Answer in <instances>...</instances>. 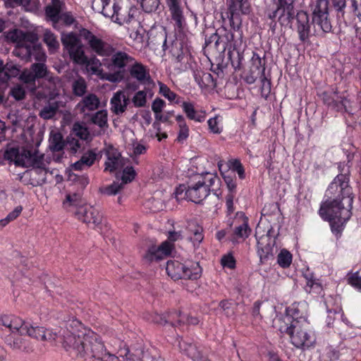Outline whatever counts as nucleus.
Here are the masks:
<instances>
[{
	"instance_id": "27",
	"label": "nucleus",
	"mask_w": 361,
	"mask_h": 361,
	"mask_svg": "<svg viewBox=\"0 0 361 361\" xmlns=\"http://www.w3.org/2000/svg\"><path fill=\"white\" fill-rule=\"evenodd\" d=\"M28 331L25 335H27L38 341H47L54 340V336L51 332L42 326H33L28 324Z\"/></svg>"
},
{
	"instance_id": "29",
	"label": "nucleus",
	"mask_w": 361,
	"mask_h": 361,
	"mask_svg": "<svg viewBox=\"0 0 361 361\" xmlns=\"http://www.w3.org/2000/svg\"><path fill=\"white\" fill-rule=\"evenodd\" d=\"M181 106L189 119L195 121L197 122H202L204 121L205 112L202 111L201 113H198L195 110V106L192 102H183Z\"/></svg>"
},
{
	"instance_id": "40",
	"label": "nucleus",
	"mask_w": 361,
	"mask_h": 361,
	"mask_svg": "<svg viewBox=\"0 0 361 361\" xmlns=\"http://www.w3.org/2000/svg\"><path fill=\"white\" fill-rule=\"evenodd\" d=\"M175 317H180V312H175L173 313H167V314H156L153 316L152 321L153 322L165 325L166 324L170 322L172 326L174 325L172 319H174Z\"/></svg>"
},
{
	"instance_id": "10",
	"label": "nucleus",
	"mask_w": 361,
	"mask_h": 361,
	"mask_svg": "<svg viewBox=\"0 0 361 361\" xmlns=\"http://www.w3.org/2000/svg\"><path fill=\"white\" fill-rule=\"evenodd\" d=\"M182 238L180 232L169 231V241H164L158 247L153 245L149 247L143 256L144 260L147 262H152L153 261H159L164 257L170 255L173 248L171 242L176 241Z\"/></svg>"
},
{
	"instance_id": "41",
	"label": "nucleus",
	"mask_w": 361,
	"mask_h": 361,
	"mask_svg": "<svg viewBox=\"0 0 361 361\" xmlns=\"http://www.w3.org/2000/svg\"><path fill=\"white\" fill-rule=\"evenodd\" d=\"M149 39L154 44L161 45L164 50L166 49V32L164 30L156 32L154 34L151 32Z\"/></svg>"
},
{
	"instance_id": "8",
	"label": "nucleus",
	"mask_w": 361,
	"mask_h": 361,
	"mask_svg": "<svg viewBox=\"0 0 361 361\" xmlns=\"http://www.w3.org/2000/svg\"><path fill=\"white\" fill-rule=\"evenodd\" d=\"M264 232L265 229L259 224L255 229V237L257 240V253L262 263L274 257V247L276 243L273 228L270 226L266 234Z\"/></svg>"
},
{
	"instance_id": "4",
	"label": "nucleus",
	"mask_w": 361,
	"mask_h": 361,
	"mask_svg": "<svg viewBox=\"0 0 361 361\" xmlns=\"http://www.w3.org/2000/svg\"><path fill=\"white\" fill-rule=\"evenodd\" d=\"M221 180L212 173L198 175L192 178L188 183L185 197L196 203H201L210 193L213 192L219 197V188Z\"/></svg>"
},
{
	"instance_id": "25",
	"label": "nucleus",
	"mask_w": 361,
	"mask_h": 361,
	"mask_svg": "<svg viewBox=\"0 0 361 361\" xmlns=\"http://www.w3.org/2000/svg\"><path fill=\"white\" fill-rule=\"evenodd\" d=\"M97 158V154L93 150H87L80 159L71 165V169L74 171H82L92 166Z\"/></svg>"
},
{
	"instance_id": "1",
	"label": "nucleus",
	"mask_w": 361,
	"mask_h": 361,
	"mask_svg": "<svg viewBox=\"0 0 361 361\" xmlns=\"http://www.w3.org/2000/svg\"><path fill=\"white\" fill-rule=\"evenodd\" d=\"M62 330L64 348L73 349L85 361H119L118 357L106 352L99 336L78 319L68 320Z\"/></svg>"
},
{
	"instance_id": "64",
	"label": "nucleus",
	"mask_w": 361,
	"mask_h": 361,
	"mask_svg": "<svg viewBox=\"0 0 361 361\" xmlns=\"http://www.w3.org/2000/svg\"><path fill=\"white\" fill-rule=\"evenodd\" d=\"M164 106L165 102L160 98H157L152 102V109L154 111V114L157 115L158 114L161 113Z\"/></svg>"
},
{
	"instance_id": "45",
	"label": "nucleus",
	"mask_w": 361,
	"mask_h": 361,
	"mask_svg": "<svg viewBox=\"0 0 361 361\" xmlns=\"http://www.w3.org/2000/svg\"><path fill=\"white\" fill-rule=\"evenodd\" d=\"M124 185L125 184L123 183L122 181L121 183L114 182L112 184L108 186L101 188L99 190L102 193H104L107 195H116L123 189Z\"/></svg>"
},
{
	"instance_id": "42",
	"label": "nucleus",
	"mask_w": 361,
	"mask_h": 361,
	"mask_svg": "<svg viewBox=\"0 0 361 361\" xmlns=\"http://www.w3.org/2000/svg\"><path fill=\"white\" fill-rule=\"evenodd\" d=\"M108 114L106 110H100L91 116V122L100 128L107 127Z\"/></svg>"
},
{
	"instance_id": "53",
	"label": "nucleus",
	"mask_w": 361,
	"mask_h": 361,
	"mask_svg": "<svg viewBox=\"0 0 361 361\" xmlns=\"http://www.w3.org/2000/svg\"><path fill=\"white\" fill-rule=\"evenodd\" d=\"M251 69L260 71V72H265L264 64L262 63V58L256 53H253L251 59Z\"/></svg>"
},
{
	"instance_id": "21",
	"label": "nucleus",
	"mask_w": 361,
	"mask_h": 361,
	"mask_svg": "<svg viewBox=\"0 0 361 361\" xmlns=\"http://www.w3.org/2000/svg\"><path fill=\"white\" fill-rule=\"evenodd\" d=\"M65 6L64 3L61 0H51L50 4L45 7V14L47 18H49L55 27L60 21V16Z\"/></svg>"
},
{
	"instance_id": "43",
	"label": "nucleus",
	"mask_w": 361,
	"mask_h": 361,
	"mask_svg": "<svg viewBox=\"0 0 361 361\" xmlns=\"http://www.w3.org/2000/svg\"><path fill=\"white\" fill-rule=\"evenodd\" d=\"M30 68L31 70V72L33 73L37 80L44 78L47 76V73H49L46 64L43 62L32 63Z\"/></svg>"
},
{
	"instance_id": "35",
	"label": "nucleus",
	"mask_w": 361,
	"mask_h": 361,
	"mask_svg": "<svg viewBox=\"0 0 361 361\" xmlns=\"http://www.w3.org/2000/svg\"><path fill=\"white\" fill-rule=\"evenodd\" d=\"M59 108L57 102H49L39 111V115L45 120L52 118L57 113Z\"/></svg>"
},
{
	"instance_id": "5",
	"label": "nucleus",
	"mask_w": 361,
	"mask_h": 361,
	"mask_svg": "<svg viewBox=\"0 0 361 361\" xmlns=\"http://www.w3.org/2000/svg\"><path fill=\"white\" fill-rule=\"evenodd\" d=\"M217 35H219L217 51L223 53L228 49V56L232 66L235 71L240 70L243 59V53L240 50V46L242 44L241 39L239 42L235 40L233 34L224 27L217 30Z\"/></svg>"
},
{
	"instance_id": "32",
	"label": "nucleus",
	"mask_w": 361,
	"mask_h": 361,
	"mask_svg": "<svg viewBox=\"0 0 361 361\" xmlns=\"http://www.w3.org/2000/svg\"><path fill=\"white\" fill-rule=\"evenodd\" d=\"M290 308L289 312H290ZM294 311H291L293 313ZM275 327L278 329L282 334L285 333L290 336V332H293V317H286L284 319H278L275 322Z\"/></svg>"
},
{
	"instance_id": "46",
	"label": "nucleus",
	"mask_w": 361,
	"mask_h": 361,
	"mask_svg": "<svg viewBox=\"0 0 361 361\" xmlns=\"http://www.w3.org/2000/svg\"><path fill=\"white\" fill-rule=\"evenodd\" d=\"M277 262L283 268L288 267L292 262V255L286 250H282L278 255Z\"/></svg>"
},
{
	"instance_id": "39",
	"label": "nucleus",
	"mask_w": 361,
	"mask_h": 361,
	"mask_svg": "<svg viewBox=\"0 0 361 361\" xmlns=\"http://www.w3.org/2000/svg\"><path fill=\"white\" fill-rule=\"evenodd\" d=\"M19 79L24 83L30 85V90L32 92H35L37 90V86L35 84L36 78L34 75L33 73L31 72L30 69H25L21 74L20 75Z\"/></svg>"
},
{
	"instance_id": "59",
	"label": "nucleus",
	"mask_w": 361,
	"mask_h": 361,
	"mask_svg": "<svg viewBox=\"0 0 361 361\" xmlns=\"http://www.w3.org/2000/svg\"><path fill=\"white\" fill-rule=\"evenodd\" d=\"M47 82L49 84V89L52 91L51 92V95H54V92L58 86L61 85V80L58 76H54L50 75L49 73H47V76L44 78Z\"/></svg>"
},
{
	"instance_id": "47",
	"label": "nucleus",
	"mask_w": 361,
	"mask_h": 361,
	"mask_svg": "<svg viewBox=\"0 0 361 361\" xmlns=\"http://www.w3.org/2000/svg\"><path fill=\"white\" fill-rule=\"evenodd\" d=\"M331 7L336 12L338 18H343L345 14V8L346 7V0H330Z\"/></svg>"
},
{
	"instance_id": "54",
	"label": "nucleus",
	"mask_w": 361,
	"mask_h": 361,
	"mask_svg": "<svg viewBox=\"0 0 361 361\" xmlns=\"http://www.w3.org/2000/svg\"><path fill=\"white\" fill-rule=\"evenodd\" d=\"M159 5V0H141V6L147 13L155 11Z\"/></svg>"
},
{
	"instance_id": "17",
	"label": "nucleus",
	"mask_w": 361,
	"mask_h": 361,
	"mask_svg": "<svg viewBox=\"0 0 361 361\" xmlns=\"http://www.w3.org/2000/svg\"><path fill=\"white\" fill-rule=\"evenodd\" d=\"M75 214L78 219L88 225H92L94 227L98 226L102 223V214L92 206H80Z\"/></svg>"
},
{
	"instance_id": "34",
	"label": "nucleus",
	"mask_w": 361,
	"mask_h": 361,
	"mask_svg": "<svg viewBox=\"0 0 361 361\" xmlns=\"http://www.w3.org/2000/svg\"><path fill=\"white\" fill-rule=\"evenodd\" d=\"M167 5L171 11L172 19L175 21L176 26L178 28H182L183 16L179 2L177 1Z\"/></svg>"
},
{
	"instance_id": "58",
	"label": "nucleus",
	"mask_w": 361,
	"mask_h": 361,
	"mask_svg": "<svg viewBox=\"0 0 361 361\" xmlns=\"http://www.w3.org/2000/svg\"><path fill=\"white\" fill-rule=\"evenodd\" d=\"M261 94L262 97H267L271 92V81L268 79L265 74L261 78Z\"/></svg>"
},
{
	"instance_id": "55",
	"label": "nucleus",
	"mask_w": 361,
	"mask_h": 361,
	"mask_svg": "<svg viewBox=\"0 0 361 361\" xmlns=\"http://www.w3.org/2000/svg\"><path fill=\"white\" fill-rule=\"evenodd\" d=\"M251 229L247 223H243L234 230L233 235L238 238H246L249 236Z\"/></svg>"
},
{
	"instance_id": "51",
	"label": "nucleus",
	"mask_w": 361,
	"mask_h": 361,
	"mask_svg": "<svg viewBox=\"0 0 361 361\" xmlns=\"http://www.w3.org/2000/svg\"><path fill=\"white\" fill-rule=\"evenodd\" d=\"M4 159L10 161L17 160L20 156V152L17 147H7L3 152Z\"/></svg>"
},
{
	"instance_id": "36",
	"label": "nucleus",
	"mask_w": 361,
	"mask_h": 361,
	"mask_svg": "<svg viewBox=\"0 0 361 361\" xmlns=\"http://www.w3.org/2000/svg\"><path fill=\"white\" fill-rule=\"evenodd\" d=\"M201 267L198 263L193 264L190 267L185 265L184 273L182 274V279L195 280L198 279L201 274Z\"/></svg>"
},
{
	"instance_id": "22",
	"label": "nucleus",
	"mask_w": 361,
	"mask_h": 361,
	"mask_svg": "<svg viewBox=\"0 0 361 361\" xmlns=\"http://www.w3.org/2000/svg\"><path fill=\"white\" fill-rule=\"evenodd\" d=\"M100 104V100L98 97L93 93H90L83 96L82 100L77 104L76 107L81 114H85L86 111H93L97 110Z\"/></svg>"
},
{
	"instance_id": "28",
	"label": "nucleus",
	"mask_w": 361,
	"mask_h": 361,
	"mask_svg": "<svg viewBox=\"0 0 361 361\" xmlns=\"http://www.w3.org/2000/svg\"><path fill=\"white\" fill-rule=\"evenodd\" d=\"M185 264L178 261H168L166 266L167 274L173 280L182 279Z\"/></svg>"
},
{
	"instance_id": "38",
	"label": "nucleus",
	"mask_w": 361,
	"mask_h": 361,
	"mask_svg": "<svg viewBox=\"0 0 361 361\" xmlns=\"http://www.w3.org/2000/svg\"><path fill=\"white\" fill-rule=\"evenodd\" d=\"M28 324L25 323L23 320L19 318H13L12 323L10 327V331L14 335L19 334L20 336L25 335V332H27Z\"/></svg>"
},
{
	"instance_id": "13",
	"label": "nucleus",
	"mask_w": 361,
	"mask_h": 361,
	"mask_svg": "<svg viewBox=\"0 0 361 361\" xmlns=\"http://www.w3.org/2000/svg\"><path fill=\"white\" fill-rule=\"evenodd\" d=\"M80 36L87 42L91 50L101 56H109L113 54L114 49L107 42L94 35L87 29L80 30Z\"/></svg>"
},
{
	"instance_id": "11",
	"label": "nucleus",
	"mask_w": 361,
	"mask_h": 361,
	"mask_svg": "<svg viewBox=\"0 0 361 361\" xmlns=\"http://www.w3.org/2000/svg\"><path fill=\"white\" fill-rule=\"evenodd\" d=\"M228 18L230 25L235 30L242 25L240 15H247L251 11L250 4L247 0H227Z\"/></svg>"
},
{
	"instance_id": "15",
	"label": "nucleus",
	"mask_w": 361,
	"mask_h": 361,
	"mask_svg": "<svg viewBox=\"0 0 361 361\" xmlns=\"http://www.w3.org/2000/svg\"><path fill=\"white\" fill-rule=\"evenodd\" d=\"M132 58L126 52L118 51L112 55L111 63L114 68L119 70L113 73H106L104 78L111 82H118L124 78V68Z\"/></svg>"
},
{
	"instance_id": "12",
	"label": "nucleus",
	"mask_w": 361,
	"mask_h": 361,
	"mask_svg": "<svg viewBox=\"0 0 361 361\" xmlns=\"http://www.w3.org/2000/svg\"><path fill=\"white\" fill-rule=\"evenodd\" d=\"M310 16L307 11H299L296 17L297 31L300 41L303 42L307 41L311 36L322 35L326 33L318 26H314L312 20L311 23L310 22Z\"/></svg>"
},
{
	"instance_id": "63",
	"label": "nucleus",
	"mask_w": 361,
	"mask_h": 361,
	"mask_svg": "<svg viewBox=\"0 0 361 361\" xmlns=\"http://www.w3.org/2000/svg\"><path fill=\"white\" fill-rule=\"evenodd\" d=\"M349 283L361 291V272L357 271L349 278Z\"/></svg>"
},
{
	"instance_id": "62",
	"label": "nucleus",
	"mask_w": 361,
	"mask_h": 361,
	"mask_svg": "<svg viewBox=\"0 0 361 361\" xmlns=\"http://www.w3.org/2000/svg\"><path fill=\"white\" fill-rule=\"evenodd\" d=\"M221 263L224 267L231 269L235 267V259L231 254L224 255L221 259Z\"/></svg>"
},
{
	"instance_id": "20",
	"label": "nucleus",
	"mask_w": 361,
	"mask_h": 361,
	"mask_svg": "<svg viewBox=\"0 0 361 361\" xmlns=\"http://www.w3.org/2000/svg\"><path fill=\"white\" fill-rule=\"evenodd\" d=\"M129 102V98L125 94L124 91L118 90L111 99V111L116 115H121L126 111Z\"/></svg>"
},
{
	"instance_id": "37",
	"label": "nucleus",
	"mask_w": 361,
	"mask_h": 361,
	"mask_svg": "<svg viewBox=\"0 0 361 361\" xmlns=\"http://www.w3.org/2000/svg\"><path fill=\"white\" fill-rule=\"evenodd\" d=\"M43 41L51 51H55L59 48L60 44L56 36L51 30H46L44 31Z\"/></svg>"
},
{
	"instance_id": "57",
	"label": "nucleus",
	"mask_w": 361,
	"mask_h": 361,
	"mask_svg": "<svg viewBox=\"0 0 361 361\" xmlns=\"http://www.w3.org/2000/svg\"><path fill=\"white\" fill-rule=\"evenodd\" d=\"M159 93L164 97L168 99L169 101H174L177 97V94L172 92L165 84L159 82Z\"/></svg>"
},
{
	"instance_id": "14",
	"label": "nucleus",
	"mask_w": 361,
	"mask_h": 361,
	"mask_svg": "<svg viewBox=\"0 0 361 361\" xmlns=\"http://www.w3.org/2000/svg\"><path fill=\"white\" fill-rule=\"evenodd\" d=\"M110 0H92V8L94 11L102 13L104 16L110 18L112 21L122 25L125 18L120 13L121 8L116 3L112 6L109 5Z\"/></svg>"
},
{
	"instance_id": "52",
	"label": "nucleus",
	"mask_w": 361,
	"mask_h": 361,
	"mask_svg": "<svg viewBox=\"0 0 361 361\" xmlns=\"http://www.w3.org/2000/svg\"><path fill=\"white\" fill-rule=\"evenodd\" d=\"M6 342L13 348L26 350V347L23 344V339L20 337L16 338L9 335L6 338Z\"/></svg>"
},
{
	"instance_id": "19",
	"label": "nucleus",
	"mask_w": 361,
	"mask_h": 361,
	"mask_svg": "<svg viewBox=\"0 0 361 361\" xmlns=\"http://www.w3.org/2000/svg\"><path fill=\"white\" fill-rule=\"evenodd\" d=\"M178 346L182 354L185 355L190 358L192 361H201L202 355L195 344L190 342L189 341L184 340L182 337L178 336L176 338Z\"/></svg>"
},
{
	"instance_id": "23",
	"label": "nucleus",
	"mask_w": 361,
	"mask_h": 361,
	"mask_svg": "<svg viewBox=\"0 0 361 361\" xmlns=\"http://www.w3.org/2000/svg\"><path fill=\"white\" fill-rule=\"evenodd\" d=\"M107 160L105 162V171L114 172L121 170L124 165L121 154L116 150L112 149L106 153Z\"/></svg>"
},
{
	"instance_id": "9",
	"label": "nucleus",
	"mask_w": 361,
	"mask_h": 361,
	"mask_svg": "<svg viewBox=\"0 0 361 361\" xmlns=\"http://www.w3.org/2000/svg\"><path fill=\"white\" fill-rule=\"evenodd\" d=\"M61 40L71 59L75 63L84 65L87 63V56L85 54L84 46L75 32H63Z\"/></svg>"
},
{
	"instance_id": "18",
	"label": "nucleus",
	"mask_w": 361,
	"mask_h": 361,
	"mask_svg": "<svg viewBox=\"0 0 361 361\" xmlns=\"http://www.w3.org/2000/svg\"><path fill=\"white\" fill-rule=\"evenodd\" d=\"M298 12L295 8L277 6L276 9L269 12L267 16L271 20L277 18L279 23L282 26H291L293 20L298 16Z\"/></svg>"
},
{
	"instance_id": "24",
	"label": "nucleus",
	"mask_w": 361,
	"mask_h": 361,
	"mask_svg": "<svg viewBox=\"0 0 361 361\" xmlns=\"http://www.w3.org/2000/svg\"><path fill=\"white\" fill-rule=\"evenodd\" d=\"M130 73L133 78L142 84L147 85L153 84V80L145 66L140 63H136L131 67Z\"/></svg>"
},
{
	"instance_id": "49",
	"label": "nucleus",
	"mask_w": 361,
	"mask_h": 361,
	"mask_svg": "<svg viewBox=\"0 0 361 361\" xmlns=\"http://www.w3.org/2000/svg\"><path fill=\"white\" fill-rule=\"evenodd\" d=\"M23 211V207L22 206H18L16 207L13 211L10 212L7 216L3 219L0 220V226L4 227L6 226L9 222L15 220L22 212Z\"/></svg>"
},
{
	"instance_id": "7",
	"label": "nucleus",
	"mask_w": 361,
	"mask_h": 361,
	"mask_svg": "<svg viewBox=\"0 0 361 361\" xmlns=\"http://www.w3.org/2000/svg\"><path fill=\"white\" fill-rule=\"evenodd\" d=\"M330 2V0H311L307 11L314 26H318L326 33L330 32L332 30L329 13Z\"/></svg>"
},
{
	"instance_id": "16",
	"label": "nucleus",
	"mask_w": 361,
	"mask_h": 361,
	"mask_svg": "<svg viewBox=\"0 0 361 361\" xmlns=\"http://www.w3.org/2000/svg\"><path fill=\"white\" fill-rule=\"evenodd\" d=\"M15 165L25 168L34 167L40 169H45L46 164L44 162V154H39L38 151L23 149L20 152L19 158L15 160Z\"/></svg>"
},
{
	"instance_id": "61",
	"label": "nucleus",
	"mask_w": 361,
	"mask_h": 361,
	"mask_svg": "<svg viewBox=\"0 0 361 361\" xmlns=\"http://www.w3.org/2000/svg\"><path fill=\"white\" fill-rule=\"evenodd\" d=\"M9 94L17 101H20L25 97V92L20 85L13 87Z\"/></svg>"
},
{
	"instance_id": "31",
	"label": "nucleus",
	"mask_w": 361,
	"mask_h": 361,
	"mask_svg": "<svg viewBox=\"0 0 361 361\" xmlns=\"http://www.w3.org/2000/svg\"><path fill=\"white\" fill-rule=\"evenodd\" d=\"M72 92L75 97H82L85 96L87 90V85L85 80L78 76L71 83Z\"/></svg>"
},
{
	"instance_id": "3",
	"label": "nucleus",
	"mask_w": 361,
	"mask_h": 361,
	"mask_svg": "<svg viewBox=\"0 0 361 361\" xmlns=\"http://www.w3.org/2000/svg\"><path fill=\"white\" fill-rule=\"evenodd\" d=\"M6 38L17 44V49L14 51L16 55L26 61H31L32 58L39 62L46 60V54L35 32L14 29L7 32Z\"/></svg>"
},
{
	"instance_id": "56",
	"label": "nucleus",
	"mask_w": 361,
	"mask_h": 361,
	"mask_svg": "<svg viewBox=\"0 0 361 361\" xmlns=\"http://www.w3.org/2000/svg\"><path fill=\"white\" fill-rule=\"evenodd\" d=\"M264 75V73L260 72V71H256L250 68V71L246 73L244 80L248 84H253L257 80V79H261Z\"/></svg>"
},
{
	"instance_id": "6",
	"label": "nucleus",
	"mask_w": 361,
	"mask_h": 361,
	"mask_svg": "<svg viewBox=\"0 0 361 361\" xmlns=\"http://www.w3.org/2000/svg\"><path fill=\"white\" fill-rule=\"evenodd\" d=\"M293 312V332H290V340L293 345L303 350L312 346L315 343V337L309 328L310 324L305 317H298V310L296 308L290 310Z\"/></svg>"
},
{
	"instance_id": "44",
	"label": "nucleus",
	"mask_w": 361,
	"mask_h": 361,
	"mask_svg": "<svg viewBox=\"0 0 361 361\" xmlns=\"http://www.w3.org/2000/svg\"><path fill=\"white\" fill-rule=\"evenodd\" d=\"M73 133L81 140H87L90 137V132L85 126L80 123H75L73 126Z\"/></svg>"
},
{
	"instance_id": "26",
	"label": "nucleus",
	"mask_w": 361,
	"mask_h": 361,
	"mask_svg": "<svg viewBox=\"0 0 361 361\" xmlns=\"http://www.w3.org/2000/svg\"><path fill=\"white\" fill-rule=\"evenodd\" d=\"M321 97L325 104L336 111H340L345 107L344 101L345 99L343 97L338 96L336 92H324L321 94Z\"/></svg>"
},
{
	"instance_id": "30",
	"label": "nucleus",
	"mask_w": 361,
	"mask_h": 361,
	"mask_svg": "<svg viewBox=\"0 0 361 361\" xmlns=\"http://www.w3.org/2000/svg\"><path fill=\"white\" fill-rule=\"evenodd\" d=\"M195 80L201 88L212 87L216 85L213 75L208 72L196 73Z\"/></svg>"
},
{
	"instance_id": "50",
	"label": "nucleus",
	"mask_w": 361,
	"mask_h": 361,
	"mask_svg": "<svg viewBox=\"0 0 361 361\" xmlns=\"http://www.w3.org/2000/svg\"><path fill=\"white\" fill-rule=\"evenodd\" d=\"M135 107H143L147 103V93L144 90H140L135 93L132 99Z\"/></svg>"
},
{
	"instance_id": "48",
	"label": "nucleus",
	"mask_w": 361,
	"mask_h": 361,
	"mask_svg": "<svg viewBox=\"0 0 361 361\" xmlns=\"http://www.w3.org/2000/svg\"><path fill=\"white\" fill-rule=\"evenodd\" d=\"M84 65H85L92 73L99 74L102 72V63L99 60L95 57L88 59L87 56V63Z\"/></svg>"
},
{
	"instance_id": "60",
	"label": "nucleus",
	"mask_w": 361,
	"mask_h": 361,
	"mask_svg": "<svg viewBox=\"0 0 361 361\" xmlns=\"http://www.w3.org/2000/svg\"><path fill=\"white\" fill-rule=\"evenodd\" d=\"M135 176V171L132 166H128L124 169L123 171V175L121 176V181L125 185L128 183L131 182Z\"/></svg>"
},
{
	"instance_id": "2",
	"label": "nucleus",
	"mask_w": 361,
	"mask_h": 361,
	"mask_svg": "<svg viewBox=\"0 0 361 361\" xmlns=\"http://www.w3.org/2000/svg\"><path fill=\"white\" fill-rule=\"evenodd\" d=\"M326 195L329 198L322 204L319 213L331 223L332 229L338 230L351 216L353 194L349 185L348 174H338L329 186Z\"/></svg>"
},
{
	"instance_id": "33",
	"label": "nucleus",
	"mask_w": 361,
	"mask_h": 361,
	"mask_svg": "<svg viewBox=\"0 0 361 361\" xmlns=\"http://www.w3.org/2000/svg\"><path fill=\"white\" fill-rule=\"evenodd\" d=\"M65 142L63 136L60 133L51 132L49 137V149L52 152H60L63 150Z\"/></svg>"
}]
</instances>
